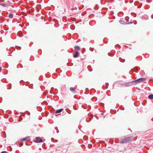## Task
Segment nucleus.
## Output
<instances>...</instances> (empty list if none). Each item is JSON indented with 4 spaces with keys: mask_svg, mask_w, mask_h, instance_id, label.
Listing matches in <instances>:
<instances>
[{
    "mask_svg": "<svg viewBox=\"0 0 153 153\" xmlns=\"http://www.w3.org/2000/svg\"><path fill=\"white\" fill-rule=\"evenodd\" d=\"M18 36L20 37L22 36V33L21 31H19L17 33Z\"/></svg>",
    "mask_w": 153,
    "mask_h": 153,
    "instance_id": "39448f33",
    "label": "nucleus"
},
{
    "mask_svg": "<svg viewBox=\"0 0 153 153\" xmlns=\"http://www.w3.org/2000/svg\"><path fill=\"white\" fill-rule=\"evenodd\" d=\"M1 68L0 67V72L1 71Z\"/></svg>",
    "mask_w": 153,
    "mask_h": 153,
    "instance_id": "aec40b11",
    "label": "nucleus"
},
{
    "mask_svg": "<svg viewBox=\"0 0 153 153\" xmlns=\"http://www.w3.org/2000/svg\"><path fill=\"white\" fill-rule=\"evenodd\" d=\"M146 79L145 78H140L137 80L132 81L131 82L132 83H135V84H134L135 85L136 84H138L139 83L142 82L143 81H145Z\"/></svg>",
    "mask_w": 153,
    "mask_h": 153,
    "instance_id": "f257e3e1",
    "label": "nucleus"
},
{
    "mask_svg": "<svg viewBox=\"0 0 153 153\" xmlns=\"http://www.w3.org/2000/svg\"><path fill=\"white\" fill-rule=\"evenodd\" d=\"M0 5L1 6H2L3 7H6L8 6V5H7L6 4H5L4 3H0Z\"/></svg>",
    "mask_w": 153,
    "mask_h": 153,
    "instance_id": "6e6552de",
    "label": "nucleus"
},
{
    "mask_svg": "<svg viewBox=\"0 0 153 153\" xmlns=\"http://www.w3.org/2000/svg\"><path fill=\"white\" fill-rule=\"evenodd\" d=\"M21 27H22V26L21 25Z\"/></svg>",
    "mask_w": 153,
    "mask_h": 153,
    "instance_id": "b1692460",
    "label": "nucleus"
},
{
    "mask_svg": "<svg viewBox=\"0 0 153 153\" xmlns=\"http://www.w3.org/2000/svg\"><path fill=\"white\" fill-rule=\"evenodd\" d=\"M10 88H8L7 89H10L11 88V84H10Z\"/></svg>",
    "mask_w": 153,
    "mask_h": 153,
    "instance_id": "a211bd4d",
    "label": "nucleus"
},
{
    "mask_svg": "<svg viewBox=\"0 0 153 153\" xmlns=\"http://www.w3.org/2000/svg\"><path fill=\"white\" fill-rule=\"evenodd\" d=\"M23 15L25 16H26L27 15V11L26 12V13L25 12H24L23 13Z\"/></svg>",
    "mask_w": 153,
    "mask_h": 153,
    "instance_id": "2eb2a0df",
    "label": "nucleus"
},
{
    "mask_svg": "<svg viewBox=\"0 0 153 153\" xmlns=\"http://www.w3.org/2000/svg\"><path fill=\"white\" fill-rule=\"evenodd\" d=\"M131 140H132V137H128L122 139L121 142L122 143H128Z\"/></svg>",
    "mask_w": 153,
    "mask_h": 153,
    "instance_id": "f03ea898",
    "label": "nucleus"
},
{
    "mask_svg": "<svg viewBox=\"0 0 153 153\" xmlns=\"http://www.w3.org/2000/svg\"><path fill=\"white\" fill-rule=\"evenodd\" d=\"M70 91L73 93L75 91L76 89L74 87H71L70 88Z\"/></svg>",
    "mask_w": 153,
    "mask_h": 153,
    "instance_id": "423d86ee",
    "label": "nucleus"
},
{
    "mask_svg": "<svg viewBox=\"0 0 153 153\" xmlns=\"http://www.w3.org/2000/svg\"><path fill=\"white\" fill-rule=\"evenodd\" d=\"M122 21H123V20L122 19H121L120 21V22L121 23V24H123V23L122 22Z\"/></svg>",
    "mask_w": 153,
    "mask_h": 153,
    "instance_id": "f3484780",
    "label": "nucleus"
},
{
    "mask_svg": "<svg viewBox=\"0 0 153 153\" xmlns=\"http://www.w3.org/2000/svg\"><path fill=\"white\" fill-rule=\"evenodd\" d=\"M79 53L78 52H76L75 54L74 55V58H76L78 56V54Z\"/></svg>",
    "mask_w": 153,
    "mask_h": 153,
    "instance_id": "1a4fd4ad",
    "label": "nucleus"
},
{
    "mask_svg": "<svg viewBox=\"0 0 153 153\" xmlns=\"http://www.w3.org/2000/svg\"><path fill=\"white\" fill-rule=\"evenodd\" d=\"M75 49L76 50H79L80 48L78 46H76L74 47Z\"/></svg>",
    "mask_w": 153,
    "mask_h": 153,
    "instance_id": "ddd939ff",
    "label": "nucleus"
},
{
    "mask_svg": "<svg viewBox=\"0 0 153 153\" xmlns=\"http://www.w3.org/2000/svg\"><path fill=\"white\" fill-rule=\"evenodd\" d=\"M148 98L151 100L153 99V94H150L148 96Z\"/></svg>",
    "mask_w": 153,
    "mask_h": 153,
    "instance_id": "9d476101",
    "label": "nucleus"
},
{
    "mask_svg": "<svg viewBox=\"0 0 153 153\" xmlns=\"http://www.w3.org/2000/svg\"><path fill=\"white\" fill-rule=\"evenodd\" d=\"M16 47L17 49L20 50L21 49V47L19 46H16Z\"/></svg>",
    "mask_w": 153,
    "mask_h": 153,
    "instance_id": "4468645a",
    "label": "nucleus"
},
{
    "mask_svg": "<svg viewBox=\"0 0 153 153\" xmlns=\"http://www.w3.org/2000/svg\"><path fill=\"white\" fill-rule=\"evenodd\" d=\"M17 68H22L23 67V66L21 64H19L17 65Z\"/></svg>",
    "mask_w": 153,
    "mask_h": 153,
    "instance_id": "9b49d317",
    "label": "nucleus"
},
{
    "mask_svg": "<svg viewBox=\"0 0 153 153\" xmlns=\"http://www.w3.org/2000/svg\"><path fill=\"white\" fill-rule=\"evenodd\" d=\"M63 111V109H60L59 110H57L56 111H55V113H59Z\"/></svg>",
    "mask_w": 153,
    "mask_h": 153,
    "instance_id": "0eeeda50",
    "label": "nucleus"
},
{
    "mask_svg": "<svg viewBox=\"0 0 153 153\" xmlns=\"http://www.w3.org/2000/svg\"><path fill=\"white\" fill-rule=\"evenodd\" d=\"M35 142L36 143H40L42 142V140L39 137H37L36 138L35 140Z\"/></svg>",
    "mask_w": 153,
    "mask_h": 153,
    "instance_id": "7ed1b4c3",
    "label": "nucleus"
},
{
    "mask_svg": "<svg viewBox=\"0 0 153 153\" xmlns=\"http://www.w3.org/2000/svg\"><path fill=\"white\" fill-rule=\"evenodd\" d=\"M13 14H12L11 13H10L8 17L9 18L12 19L13 17Z\"/></svg>",
    "mask_w": 153,
    "mask_h": 153,
    "instance_id": "f8f14e48",
    "label": "nucleus"
},
{
    "mask_svg": "<svg viewBox=\"0 0 153 153\" xmlns=\"http://www.w3.org/2000/svg\"><path fill=\"white\" fill-rule=\"evenodd\" d=\"M22 81V80H21V81H20V82H21Z\"/></svg>",
    "mask_w": 153,
    "mask_h": 153,
    "instance_id": "5701e85b",
    "label": "nucleus"
},
{
    "mask_svg": "<svg viewBox=\"0 0 153 153\" xmlns=\"http://www.w3.org/2000/svg\"><path fill=\"white\" fill-rule=\"evenodd\" d=\"M30 85H29V88H30Z\"/></svg>",
    "mask_w": 153,
    "mask_h": 153,
    "instance_id": "4be33fe9",
    "label": "nucleus"
},
{
    "mask_svg": "<svg viewBox=\"0 0 153 153\" xmlns=\"http://www.w3.org/2000/svg\"><path fill=\"white\" fill-rule=\"evenodd\" d=\"M86 121H87V122H89V121H87V120H86Z\"/></svg>",
    "mask_w": 153,
    "mask_h": 153,
    "instance_id": "412c9836",
    "label": "nucleus"
},
{
    "mask_svg": "<svg viewBox=\"0 0 153 153\" xmlns=\"http://www.w3.org/2000/svg\"><path fill=\"white\" fill-rule=\"evenodd\" d=\"M29 140V136H27V137L23 138L21 140V141L22 142H25V143L26 144V141Z\"/></svg>",
    "mask_w": 153,
    "mask_h": 153,
    "instance_id": "20e7f679",
    "label": "nucleus"
},
{
    "mask_svg": "<svg viewBox=\"0 0 153 153\" xmlns=\"http://www.w3.org/2000/svg\"><path fill=\"white\" fill-rule=\"evenodd\" d=\"M1 153H8L7 152H6V151H2V152H1Z\"/></svg>",
    "mask_w": 153,
    "mask_h": 153,
    "instance_id": "dca6fc26",
    "label": "nucleus"
},
{
    "mask_svg": "<svg viewBox=\"0 0 153 153\" xmlns=\"http://www.w3.org/2000/svg\"><path fill=\"white\" fill-rule=\"evenodd\" d=\"M0 2H1V1H0Z\"/></svg>",
    "mask_w": 153,
    "mask_h": 153,
    "instance_id": "393cba45",
    "label": "nucleus"
},
{
    "mask_svg": "<svg viewBox=\"0 0 153 153\" xmlns=\"http://www.w3.org/2000/svg\"><path fill=\"white\" fill-rule=\"evenodd\" d=\"M1 1H2V2H4V0H2Z\"/></svg>",
    "mask_w": 153,
    "mask_h": 153,
    "instance_id": "6ab92c4d",
    "label": "nucleus"
}]
</instances>
